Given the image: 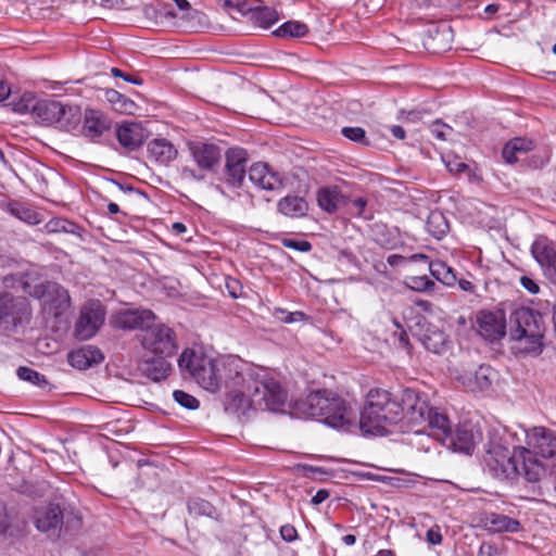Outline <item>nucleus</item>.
Masks as SVG:
<instances>
[{"label": "nucleus", "mask_w": 556, "mask_h": 556, "mask_svg": "<svg viewBox=\"0 0 556 556\" xmlns=\"http://www.w3.org/2000/svg\"><path fill=\"white\" fill-rule=\"evenodd\" d=\"M30 309L25 298H14L0 292V326L12 329L18 324L29 320Z\"/></svg>", "instance_id": "10"}, {"label": "nucleus", "mask_w": 556, "mask_h": 556, "mask_svg": "<svg viewBox=\"0 0 556 556\" xmlns=\"http://www.w3.org/2000/svg\"><path fill=\"white\" fill-rule=\"evenodd\" d=\"M105 319V307L99 300L88 301L80 309L75 325V336L79 340H89L101 328Z\"/></svg>", "instance_id": "9"}, {"label": "nucleus", "mask_w": 556, "mask_h": 556, "mask_svg": "<svg viewBox=\"0 0 556 556\" xmlns=\"http://www.w3.org/2000/svg\"><path fill=\"white\" fill-rule=\"evenodd\" d=\"M391 130V134L396 138V139H400V140H403L405 138V130L403 127L399 126V125H394L390 128Z\"/></svg>", "instance_id": "62"}, {"label": "nucleus", "mask_w": 556, "mask_h": 556, "mask_svg": "<svg viewBox=\"0 0 556 556\" xmlns=\"http://www.w3.org/2000/svg\"><path fill=\"white\" fill-rule=\"evenodd\" d=\"M191 154L201 169H213L220 160V150L215 144L198 143L191 147Z\"/></svg>", "instance_id": "26"}, {"label": "nucleus", "mask_w": 556, "mask_h": 556, "mask_svg": "<svg viewBox=\"0 0 556 556\" xmlns=\"http://www.w3.org/2000/svg\"><path fill=\"white\" fill-rule=\"evenodd\" d=\"M406 286L412 290L418 292H429L435 287L433 280L429 279L426 275L422 276H410L406 278Z\"/></svg>", "instance_id": "44"}, {"label": "nucleus", "mask_w": 556, "mask_h": 556, "mask_svg": "<svg viewBox=\"0 0 556 556\" xmlns=\"http://www.w3.org/2000/svg\"><path fill=\"white\" fill-rule=\"evenodd\" d=\"M188 510L190 515L195 517L198 516H207L211 517L214 513L213 505L202 498H193L188 502Z\"/></svg>", "instance_id": "43"}, {"label": "nucleus", "mask_w": 556, "mask_h": 556, "mask_svg": "<svg viewBox=\"0 0 556 556\" xmlns=\"http://www.w3.org/2000/svg\"><path fill=\"white\" fill-rule=\"evenodd\" d=\"M497 378V371L490 365L481 364L475 369L464 370L456 380L472 393L488 391Z\"/></svg>", "instance_id": "11"}, {"label": "nucleus", "mask_w": 556, "mask_h": 556, "mask_svg": "<svg viewBox=\"0 0 556 556\" xmlns=\"http://www.w3.org/2000/svg\"><path fill=\"white\" fill-rule=\"evenodd\" d=\"M531 253L544 269L545 275L556 285V250L546 238H538L531 245Z\"/></svg>", "instance_id": "15"}, {"label": "nucleus", "mask_w": 556, "mask_h": 556, "mask_svg": "<svg viewBox=\"0 0 556 556\" xmlns=\"http://www.w3.org/2000/svg\"><path fill=\"white\" fill-rule=\"evenodd\" d=\"M329 496V492L327 490H319L312 498V504L319 505L324 501H326Z\"/></svg>", "instance_id": "61"}, {"label": "nucleus", "mask_w": 556, "mask_h": 556, "mask_svg": "<svg viewBox=\"0 0 556 556\" xmlns=\"http://www.w3.org/2000/svg\"><path fill=\"white\" fill-rule=\"evenodd\" d=\"M111 73L114 77H122L123 79H125L126 81H129V83H132V84H136V85H140L142 83L141 78L139 77H132L128 74H125L123 73L119 68L117 67H113L111 70Z\"/></svg>", "instance_id": "58"}, {"label": "nucleus", "mask_w": 556, "mask_h": 556, "mask_svg": "<svg viewBox=\"0 0 556 556\" xmlns=\"http://www.w3.org/2000/svg\"><path fill=\"white\" fill-rule=\"evenodd\" d=\"M210 358L211 357L203 353H198L194 350L187 349L181 353L178 359V365L184 372H188L192 378H194L195 374L200 371V368L205 364H210Z\"/></svg>", "instance_id": "30"}, {"label": "nucleus", "mask_w": 556, "mask_h": 556, "mask_svg": "<svg viewBox=\"0 0 556 556\" xmlns=\"http://www.w3.org/2000/svg\"><path fill=\"white\" fill-rule=\"evenodd\" d=\"M484 526L491 532H517L520 522L503 514L491 513L485 516Z\"/></svg>", "instance_id": "31"}, {"label": "nucleus", "mask_w": 556, "mask_h": 556, "mask_svg": "<svg viewBox=\"0 0 556 556\" xmlns=\"http://www.w3.org/2000/svg\"><path fill=\"white\" fill-rule=\"evenodd\" d=\"M521 286L532 294H536L540 291L539 285L530 277L522 276L520 278Z\"/></svg>", "instance_id": "57"}, {"label": "nucleus", "mask_w": 556, "mask_h": 556, "mask_svg": "<svg viewBox=\"0 0 556 556\" xmlns=\"http://www.w3.org/2000/svg\"><path fill=\"white\" fill-rule=\"evenodd\" d=\"M513 143H516V151L518 154L526 153L533 149L534 143L532 140H528L526 138H515L511 140Z\"/></svg>", "instance_id": "55"}, {"label": "nucleus", "mask_w": 556, "mask_h": 556, "mask_svg": "<svg viewBox=\"0 0 556 556\" xmlns=\"http://www.w3.org/2000/svg\"><path fill=\"white\" fill-rule=\"evenodd\" d=\"M546 326L540 312L520 306L509 316V336L526 353H541Z\"/></svg>", "instance_id": "5"}, {"label": "nucleus", "mask_w": 556, "mask_h": 556, "mask_svg": "<svg viewBox=\"0 0 556 556\" xmlns=\"http://www.w3.org/2000/svg\"><path fill=\"white\" fill-rule=\"evenodd\" d=\"M21 278H23V271L8 274L3 277L2 282L5 288L21 289Z\"/></svg>", "instance_id": "54"}, {"label": "nucleus", "mask_w": 556, "mask_h": 556, "mask_svg": "<svg viewBox=\"0 0 556 556\" xmlns=\"http://www.w3.org/2000/svg\"><path fill=\"white\" fill-rule=\"evenodd\" d=\"M298 409L304 416L319 418L332 428H344L353 420V413L345 402L326 390L309 393L305 400L298 403Z\"/></svg>", "instance_id": "4"}, {"label": "nucleus", "mask_w": 556, "mask_h": 556, "mask_svg": "<svg viewBox=\"0 0 556 556\" xmlns=\"http://www.w3.org/2000/svg\"><path fill=\"white\" fill-rule=\"evenodd\" d=\"M427 541L431 545H439L442 542V534L439 530L429 529L427 531Z\"/></svg>", "instance_id": "59"}, {"label": "nucleus", "mask_w": 556, "mask_h": 556, "mask_svg": "<svg viewBox=\"0 0 556 556\" xmlns=\"http://www.w3.org/2000/svg\"><path fill=\"white\" fill-rule=\"evenodd\" d=\"M249 179L264 190H278L282 188L279 175L271 172L266 163H255L249 169Z\"/></svg>", "instance_id": "21"}, {"label": "nucleus", "mask_w": 556, "mask_h": 556, "mask_svg": "<svg viewBox=\"0 0 556 556\" xmlns=\"http://www.w3.org/2000/svg\"><path fill=\"white\" fill-rule=\"evenodd\" d=\"M341 134L353 142L361 143L363 146H369V140L366 137V132L362 127H343Z\"/></svg>", "instance_id": "46"}, {"label": "nucleus", "mask_w": 556, "mask_h": 556, "mask_svg": "<svg viewBox=\"0 0 556 556\" xmlns=\"http://www.w3.org/2000/svg\"><path fill=\"white\" fill-rule=\"evenodd\" d=\"M403 401L407 406V417L414 425L425 424L429 435L441 443H446L450 438L451 421L447 415L439 408L430 407L418 394L409 389L403 392Z\"/></svg>", "instance_id": "7"}, {"label": "nucleus", "mask_w": 556, "mask_h": 556, "mask_svg": "<svg viewBox=\"0 0 556 556\" xmlns=\"http://www.w3.org/2000/svg\"><path fill=\"white\" fill-rule=\"evenodd\" d=\"M140 372L153 381H161L168 377L172 365L165 356L144 358L139 363Z\"/></svg>", "instance_id": "23"}, {"label": "nucleus", "mask_w": 556, "mask_h": 556, "mask_svg": "<svg viewBox=\"0 0 556 556\" xmlns=\"http://www.w3.org/2000/svg\"><path fill=\"white\" fill-rule=\"evenodd\" d=\"M478 331L489 341H495L505 336V321L501 313L481 312L478 316Z\"/></svg>", "instance_id": "17"}, {"label": "nucleus", "mask_w": 556, "mask_h": 556, "mask_svg": "<svg viewBox=\"0 0 556 556\" xmlns=\"http://www.w3.org/2000/svg\"><path fill=\"white\" fill-rule=\"evenodd\" d=\"M11 93L10 87L2 80H0V102L5 100Z\"/></svg>", "instance_id": "63"}, {"label": "nucleus", "mask_w": 556, "mask_h": 556, "mask_svg": "<svg viewBox=\"0 0 556 556\" xmlns=\"http://www.w3.org/2000/svg\"><path fill=\"white\" fill-rule=\"evenodd\" d=\"M307 33L308 27L306 24L299 21H288L274 30L273 34L281 38H301Z\"/></svg>", "instance_id": "35"}, {"label": "nucleus", "mask_w": 556, "mask_h": 556, "mask_svg": "<svg viewBox=\"0 0 556 556\" xmlns=\"http://www.w3.org/2000/svg\"><path fill=\"white\" fill-rule=\"evenodd\" d=\"M225 386L229 390L225 410L238 418L250 417V413L257 409L278 412L287 402L286 390L263 368L244 371L229 368Z\"/></svg>", "instance_id": "1"}, {"label": "nucleus", "mask_w": 556, "mask_h": 556, "mask_svg": "<svg viewBox=\"0 0 556 556\" xmlns=\"http://www.w3.org/2000/svg\"><path fill=\"white\" fill-rule=\"evenodd\" d=\"M63 511L59 505L50 504L36 511L35 525L39 531H55L63 525Z\"/></svg>", "instance_id": "22"}, {"label": "nucleus", "mask_w": 556, "mask_h": 556, "mask_svg": "<svg viewBox=\"0 0 556 556\" xmlns=\"http://www.w3.org/2000/svg\"><path fill=\"white\" fill-rule=\"evenodd\" d=\"M431 275L445 286H454L456 276L453 269L441 261L429 262Z\"/></svg>", "instance_id": "36"}, {"label": "nucleus", "mask_w": 556, "mask_h": 556, "mask_svg": "<svg viewBox=\"0 0 556 556\" xmlns=\"http://www.w3.org/2000/svg\"><path fill=\"white\" fill-rule=\"evenodd\" d=\"M83 119L80 106L61 102L55 126L65 131L76 129Z\"/></svg>", "instance_id": "27"}, {"label": "nucleus", "mask_w": 556, "mask_h": 556, "mask_svg": "<svg viewBox=\"0 0 556 556\" xmlns=\"http://www.w3.org/2000/svg\"><path fill=\"white\" fill-rule=\"evenodd\" d=\"M421 342L428 351L438 354L444 349L446 336L443 331L437 329L425 333L421 338Z\"/></svg>", "instance_id": "40"}, {"label": "nucleus", "mask_w": 556, "mask_h": 556, "mask_svg": "<svg viewBox=\"0 0 556 556\" xmlns=\"http://www.w3.org/2000/svg\"><path fill=\"white\" fill-rule=\"evenodd\" d=\"M67 358L72 367L83 370L101 363L104 356L98 348L86 345L76 351H72Z\"/></svg>", "instance_id": "24"}, {"label": "nucleus", "mask_w": 556, "mask_h": 556, "mask_svg": "<svg viewBox=\"0 0 556 556\" xmlns=\"http://www.w3.org/2000/svg\"><path fill=\"white\" fill-rule=\"evenodd\" d=\"M59 110H61L60 101L52 99L39 100L33 118L47 125H55Z\"/></svg>", "instance_id": "33"}, {"label": "nucleus", "mask_w": 556, "mask_h": 556, "mask_svg": "<svg viewBox=\"0 0 556 556\" xmlns=\"http://www.w3.org/2000/svg\"><path fill=\"white\" fill-rule=\"evenodd\" d=\"M448 439L443 445L454 451L471 454L476 445V433L470 425H462L455 431L448 432Z\"/></svg>", "instance_id": "19"}, {"label": "nucleus", "mask_w": 556, "mask_h": 556, "mask_svg": "<svg viewBox=\"0 0 556 556\" xmlns=\"http://www.w3.org/2000/svg\"><path fill=\"white\" fill-rule=\"evenodd\" d=\"M16 375L21 380L27 381L36 387L46 388L49 382L47 378L35 369L21 366L16 370Z\"/></svg>", "instance_id": "41"}, {"label": "nucleus", "mask_w": 556, "mask_h": 556, "mask_svg": "<svg viewBox=\"0 0 556 556\" xmlns=\"http://www.w3.org/2000/svg\"><path fill=\"white\" fill-rule=\"evenodd\" d=\"M111 119L101 111L88 109L84 114L83 134L90 140L100 138L111 128Z\"/></svg>", "instance_id": "18"}, {"label": "nucleus", "mask_w": 556, "mask_h": 556, "mask_svg": "<svg viewBox=\"0 0 556 556\" xmlns=\"http://www.w3.org/2000/svg\"><path fill=\"white\" fill-rule=\"evenodd\" d=\"M10 526L9 517L7 514H0V534H4Z\"/></svg>", "instance_id": "64"}, {"label": "nucleus", "mask_w": 556, "mask_h": 556, "mask_svg": "<svg viewBox=\"0 0 556 556\" xmlns=\"http://www.w3.org/2000/svg\"><path fill=\"white\" fill-rule=\"evenodd\" d=\"M261 2V0H226L225 5L236 8L241 14L250 15V17H252L253 12L257 9Z\"/></svg>", "instance_id": "45"}, {"label": "nucleus", "mask_w": 556, "mask_h": 556, "mask_svg": "<svg viewBox=\"0 0 556 556\" xmlns=\"http://www.w3.org/2000/svg\"><path fill=\"white\" fill-rule=\"evenodd\" d=\"M526 445L519 446L523 478L528 482H539L546 477L547 459L556 456V431L546 427H532L525 431Z\"/></svg>", "instance_id": "2"}, {"label": "nucleus", "mask_w": 556, "mask_h": 556, "mask_svg": "<svg viewBox=\"0 0 556 556\" xmlns=\"http://www.w3.org/2000/svg\"><path fill=\"white\" fill-rule=\"evenodd\" d=\"M280 535L286 542H293L298 538V532L293 526L285 525L280 528Z\"/></svg>", "instance_id": "56"}, {"label": "nucleus", "mask_w": 556, "mask_h": 556, "mask_svg": "<svg viewBox=\"0 0 556 556\" xmlns=\"http://www.w3.org/2000/svg\"><path fill=\"white\" fill-rule=\"evenodd\" d=\"M50 283L52 282L45 280L38 275V270L35 267L23 271V278L20 280L21 290L26 294L38 299L47 295V286Z\"/></svg>", "instance_id": "25"}, {"label": "nucleus", "mask_w": 556, "mask_h": 556, "mask_svg": "<svg viewBox=\"0 0 556 556\" xmlns=\"http://www.w3.org/2000/svg\"><path fill=\"white\" fill-rule=\"evenodd\" d=\"M250 20L263 28H268L278 21V14L275 9L260 4Z\"/></svg>", "instance_id": "37"}, {"label": "nucleus", "mask_w": 556, "mask_h": 556, "mask_svg": "<svg viewBox=\"0 0 556 556\" xmlns=\"http://www.w3.org/2000/svg\"><path fill=\"white\" fill-rule=\"evenodd\" d=\"M10 213L28 225H38L43 220L38 211H10Z\"/></svg>", "instance_id": "48"}, {"label": "nucleus", "mask_w": 556, "mask_h": 556, "mask_svg": "<svg viewBox=\"0 0 556 556\" xmlns=\"http://www.w3.org/2000/svg\"><path fill=\"white\" fill-rule=\"evenodd\" d=\"M46 304L50 305V309H53L54 315L64 313L71 305V298L66 289L60 285L52 282L47 286Z\"/></svg>", "instance_id": "28"}, {"label": "nucleus", "mask_w": 556, "mask_h": 556, "mask_svg": "<svg viewBox=\"0 0 556 556\" xmlns=\"http://www.w3.org/2000/svg\"><path fill=\"white\" fill-rule=\"evenodd\" d=\"M38 101L39 99H37L34 93L25 92L17 101H12L10 104L14 112L20 114L28 113L34 117Z\"/></svg>", "instance_id": "39"}, {"label": "nucleus", "mask_w": 556, "mask_h": 556, "mask_svg": "<svg viewBox=\"0 0 556 556\" xmlns=\"http://www.w3.org/2000/svg\"><path fill=\"white\" fill-rule=\"evenodd\" d=\"M426 229L433 238L440 240L450 230V223L443 211H430L427 220Z\"/></svg>", "instance_id": "34"}, {"label": "nucleus", "mask_w": 556, "mask_h": 556, "mask_svg": "<svg viewBox=\"0 0 556 556\" xmlns=\"http://www.w3.org/2000/svg\"><path fill=\"white\" fill-rule=\"evenodd\" d=\"M317 202L320 208H340L350 205L364 208L367 205L366 199L359 197L351 199L344 195L339 187L331 186L319 189L317 193Z\"/></svg>", "instance_id": "13"}, {"label": "nucleus", "mask_w": 556, "mask_h": 556, "mask_svg": "<svg viewBox=\"0 0 556 556\" xmlns=\"http://www.w3.org/2000/svg\"><path fill=\"white\" fill-rule=\"evenodd\" d=\"M248 153L242 148H231L226 152V180L232 186H241L245 178Z\"/></svg>", "instance_id": "16"}, {"label": "nucleus", "mask_w": 556, "mask_h": 556, "mask_svg": "<svg viewBox=\"0 0 556 556\" xmlns=\"http://www.w3.org/2000/svg\"><path fill=\"white\" fill-rule=\"evenodd\" d=\"M281 244L285 248L296 250L300 252H309L312 250V244L307 240H294L285 238L281 240Z\"/></svg>", "instance_id": "51"}, {"label": "nucleus", "mask_w": 556, "mask_h": 556, "mask_svg": "<svg viewBox=\"0 0 556 556\" xmlns=\"http://www.w3.org/2000/svg\"><path fill=\"white\" fill-rule=\"evenodd\" d=\"M141 344L154 355L165 357L173 356L178 348L173 329L164 324L147 328L141 337Z\"/></svg>", "instance_id": "8"}, {"label": "nucleus", "mask_w": 556, "mask_h": 556, "mask_svg": "<svg viewBox=\"0 0 556 556\" xmlns=\"http://www.w3.org/2000/svg\"><path fill=\"white\" fill-rule=\"evenodd\" d=\"M387 261L390 266H401V265L407 263V257H405L403 255H399V254H392V255L388 256Z\"/></svg>", "instance_id": "60"}, {"label": "nucleus", "mask_w": 556, "mask_h": 556, "mask_svg": "<svg viewBox=\"0 0 556 556\" xmlns=\"http://www.w3.org/2000/svg\"><path fill=\"white\" fill-rule=\"evenodd\" d=\"M105 96H106L108 101L112 103V105L114 106V109L116 111H119V112L126 113V114H132V112L136 108V104L134 101L126 98L125 96H123L122 93H119L118 91H116L114 89L108 90Z\"/></svg>", "instance_id": "38"}, {"label": "nucleus", "mask_w": 556, "mask_h": 556, "mask_svg": "<svg viewBox=\"0 0 556 556\" xmlns=\"http://www.w3.org/2000/svg\"><path fill=\"white\" fill-rule=\"evenodd\" d=\"M403 414L407 415V406L391 397V394L381 389L370 390L366 405L361 412L359 428L365 434L383 435L386 426L396 424Z\"/></svg>", "instance_id": "3"}, {"label": "nucleus", "mask_w": 556, "mask_h": 556, "mask_svg": "<svg viewBox=\"0 0 556 556\" xmlns=\"http://www.w3.org/2000/svg\"><path fill=\"white\" fill-rule=\"evenodd\" d=\"M519 446H515L510 453L506 441L497 431H489L485 443L484 465L489 472L496 479H511L516 476L523 477L521 460L517 457Z\"/></svg>", "instance_id": "6"}, {"label": "nucleus", "mask_w": 556, "mask_h": 556, "mask_svg": "<svg viewBox=\"0 0 556 556\" xmlns=\"http://www.w3.org/2000/svg\"><path fill=\"white\" fill-rule=\"evenodd\" d=\"M116 137L123 148L128 151H134L144 142L147 131L140 124L129 122L118 126Z\"/></svg>", "instance_id": "20"}, {"label": "nucleus", "mask_w": 556, "mask_h": 556, "mask_svg": "<svg viewBox=\"0 0 556 556\" xmlns=\"http://www.w3.org/2000/svg\"><path fill=\"white\" fill-rule=\"evenodd\" d=\"M175 4L180 9L181 11H188V15L191 18H197L199 22H202L206 18L205 14H203L200 11L191 10L190 3L187 0H173Z\"/></svg>", "instance_id": "52"}, {"label": "nucleus", "mask_w": 556, "mask_h": 556, "mask_svg": "<svg viewBox=\"0 0 556 556\" xmlns=\"http://www.w3.org/2000/svg\"><path fill=\"white\" fill-rule=\"evenodd\" d=\"M428 49L433 52L445 51L451 48L452 28L450 25L443 23L429 29Z\"/></svg>", "instance_id": "29"}, {"label": "nucleus", "mask_w": 556, "mask_h": 556, "mask_svg": "<svg viewBox=\"0 0 556 556\" xmlns=\"http://www.w3.org/2000/svg\"><path fill=\"white\" fill-rule=\"evenodd\" d=\"M155 315L150 309H124L112 317V325L117 329L144 330L153 325Z\"/></svg>", "instance_id": "12"}, {"label": "nucleus", "mask_w": 556, "mask_h": 556, "mask_svg": "<svg viewBox=\"0 0 556 556\" xmlns=\"http://www.w3.org/2000/svg\"><path fill=\"white\" fill-rule=\"evenodd\" d=\"M516 149V143H513L511 140L504 146L502 156L507 163L511 164L518 161V152Z\"/></svg>", "instance_id": "53"}, {"label": "nucleus", "mask_w": 556, "mask_h": 556, "mask_svg": "<svg viewBox=\"0 0 556 556\" xmlns=\"http://www.w3.org/2000/svg\"><path fill=\"white\" fill-rule=\"evenodd\" d=\"M173 396L174 400L185 408L195 409L199 407V401L193 395L185 391L176 390L174 391Z\"/></svg>", "instance_id": "47"}, {"label": "nucleus", "mask_w": 556, "mask_h": 556, "mask_svg": "<svg viewBox=\"0 0 556 556\" xmlns=\"http://www.w3.org/2000/svg\"><path fill=\"white\" fill-rule=\"evenodd\" d=\"M431 134L439 140H447L453 134V128L448 125L442 123L441 121H435L430 126Z\"/></svg>", "instance_id": "49"}, {"label": "nucleus", "mask_w": 556, "mask_h": 556, "mask_svg": "<svg viewBox=\"0 0 556 556\" xmlns=\"http://www.w3.org/2000/svg\"><path fill=\"white\" fill-rule=\"evenodd\" d=\"M230 366H226L223 362L210 358V364H205L200 371L195 374L193 378L197 383L204 390L210 392H216L222 386V371L226 374L225 380L228 378V370Z\"/></svg>", "instance_id": "14"}, {"label": "nucleus", "mask_w": 556, "mask_h": 556, "mask_svg": "<svg viewBox=\"0 0 556 556\" xmlns=\"http://www.w3.org/2000/svg\"><path fill=\"white\" fill-rule=\"evenodd\" d=\"M148 152L151 159L160 164H167L174 160L177 150L165 139H154L148 144Z\"/></svg>", "instance_id": "32"}, {"label": "nucleus", "mask_w": 556, "mask_h": 556, "mask_svg": "<svg viewBox=\"0 0 556 556\" xmlns=\"http://www.w3.org/2000/svg\"><path fill=\"white\" fill-rule=\"evenodd\" d=\"M275 316L286 324H292L295 321H302L306 319V315L303 312L296 311V312H288L285 309H277L275 313Z\"/></svg>", "instance_id": "50"}, {"label": "nucleus", "mask_w": 556, "mask_h": 556, "mask_svg": "<svg viewBox=\"0 0 556 556\" xmlns=\"http://www.w3.org/2000/svg\"><path fill=\"white\" fill-rule=\"evenodd\" d=\"M47 232H67V233H77L79 227L67 219L64 218H51L43 226Z\"/></svg>", "instance_id": "42"}]
</instances>
